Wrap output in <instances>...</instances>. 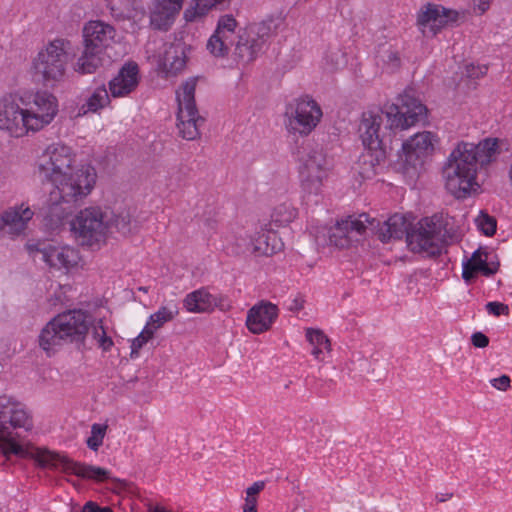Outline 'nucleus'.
Returning <instances> with one entry per match:
<instances>
[{"label":"nucleus","instance_id":"f257e3e1","mask_svg":"<svg viewBox=\"0 0 512 512\" xmlns=\"http://www.w3.org/2000/svg\"><path fill=\"white\" fill-rule=\"evenodd\" d=\"M33 422L25 407L14 398L0 396V450L9 458L11 455L20 458H33L43 468H51L67 475H75L84 479L103 481L109 478V471L81 462H76L65 455L40 448L22 445L19 441L18 429H32Z\"/></svg>","mask_w":512,"mask_h":512},{"label":"nucleus","instance_id":"f03ea898","mask_svg":"<svg viewBox=\"0 0 512 512\" xmlns=\"http://www.w3.org/2000/svg\"><path fill=\"white\" fill-rule=\"evenodd\" d=\"M374 219L379 226L370 231L376 233L380 241L388 242L406 236L412 251L423 253L429 257L440 255L445 246L459 239L458 229L454 225L453 218L443 214H435L421 219L411 231H409L410 224L400 214H394L383 222Z\"/></svg>","mask_w":512,"mask_h":512},{"label":"nucleus","instance_id":"7ed1b4c3","mask_svg":"<svg viewBox=\"0 0 512 512\" xmlns=\"http://www.w3.org/2000/svg\"><path fill=\"white\" fill-rule=\"evenodd\" d=\"M386 111L369 110L362 114L358 127L359 136L365 147L382 149L392 141L396 130H405L418 122L425 121L427 108L411 91H405Z\"/></svg>","mask_w":512,"mask_h":512},{"label":"nucleus","instance_id":"20e7f679","mask_svg":"<svg viewBox=\"0 0 512 512\" xmlns=\"http://www.w3.org/2000/svg\"><path fill=\"white\" fill-rule=\"evenodd\" d=\"M51 182L55 187L49 193L43 211L45 218L52 225H57L72 214L77 203L91 192L95 173L90 167L81 168Z\"/></svg>","mask_w":512,"mask_h":512},{"label":"nucleus","instance_id":"39448f33","mask_svg":"<svg viewBox=\"0 0 512 512\" xmlns=\"http://www.w3.org/2000/svg\"><path fill=\"white\" fill-rule=\"evenodd\" d=\"M88 318L81 310H70L57 315L41 330L40 347L50 352L63 342H83L90 326Z\"/></svg>","mask_w":512,"mask_h":512},{"label":"nucleus","instance_id":"423d86ee","mask_svg":"<svg viewBox=\"0 0 512 512\" xmlns=\"http://www.w3.org/2000/svg\"><path fill=\"white\" fill-rule=\"evenodd\" d=\"M70 41L62 38L49 42L32 61V74L44 87L53 88L63 82L69 62Z\"/></svg>","mask_w":512,"mask_h":512},{"label":"nucleus","instance_id":"0eeeda50","mask_svg":"<svg viewBox=\"0 0 512 512\" xmlns=\"http://www.w3.org/2000/svg\"><path fill=\"white\" fill-rule=\"evenodd\" d=\"M498 153L496 139L487 138L477 145L460 142L452 150L444 165L453 167L456 173L458 169L477 177L478 168L489 164Z\"/></svg>","mask_w":512,"mask_h":512},{"label":"nucleus","instance_id":"6e6552de","mask_svg":"<svg viewBox=\"0 0 512 512\" xmlns=\"http://www.w3.org/2000/svg\"><path fill=\"white\" fill-rule=\"evenodd\" d=\"M331 168L324 149L318 144H308L300 157L299 174L302 188L308 193L317 194Z\"/></svg>","mask_w":512,"mask_h":512},{"label":"nucleus","instance_id":"1a4fd4ad","mask_svg":"<svg viewBox=\"0 0 512 512\" xmlns=\"http://www.w3.org/2000/svg\"><path fill=\"white\" fill-rule=\"evenodd\" d=\"M196 79H189L177 91L178 113L177 128L179 135L186 140H195L199 137V126L205 118L198 114L195 103Z\"/></svg>","mask_w":512,"mask_h":512},{"label":"nucleus","instance_id":"9d476101","mask_svg":"<svg viewBox=\"0 0 512 512\" xmlns=\"http://www.w3.org/2000/svg\"><path fill=\"white\" fill-rule=\"evenodd\" d=\"M468 12L447 9L441 5L428 3L417 15V26L425 37L437 35L444 27L463 23Z\"/></svg>","mask_w":512,"mask_h":512},{"label":"nucleus","instance_id":"9b49d317","mask_svg":"<svg viewBox=\"0 0 512 512\" xmlns=\"http://www.w3.org/2000/svg\"><path fill=\"white\" fill-rule=\"evenodd\" d=\"M109 227L108 216L99 208H86L71 222V228L82 244L89 246L103 241Z\"/></svg>","mask_w":512,"mask_h":512},{"label":"nucleus","instance_id":"f8f14e48","mask_svg":"<svg viewBox=\"0 0 512 512\" xmlns=\"http://www.w3.org/2000/svg\"><path fill=\"white\" fill-rule=\"evenodd\" d=\"M379 223L368 214L362 213L355 216H349L346 219L338 221L331 229L329 241L339 248H345L352 243L359 241L360 236L368 230L378 227Z\"/></svg>","mask_w":512,"mask_h":512},{"label":"nucleus","instance_id":"ddd939ff","mask_svg":"<svg viewBox=\"0 0 512 512\" xmlns=\"http://www.w3.org/2000/svg\"><path fill=\"white\" fill-rule=\"evenodd\" d=\"M288 126L300 134H309L319 123L322 111L317 102L309 97L296 99L286 108Z\"/></svg>","mask_w":512,"mask_h":512},{"label":"nucleus","instance_id":"4468645a","mask_svg":"<svg viewBox=\"0 0 512 512\" xmlns=\"http://www.w3.org/2000/svg\"><path fill=\"white\" fill-rule=\"evenodd\" d=\"M72 162L73 158L69 147L60 144L51 145L39 159V176L42 180L51 182L72 172Z\"/></svg>","mask_w":512,"mask_h":512},{"label":"nucleus","instance_id":"2eb2a0df","mask_svg":"<svg viewBox=\"0 0 512 512\" xmlns=\"http://www.w3.org/2000/svg\"><path fill=\"white\" fill-rule=\"evenodd\" d=\"M19 101L24 104L22 98L16 99L13 96L0 100V129L14 137H22L31 131L30 119Z\"/></svg>","mask_w":512,"mask_h":512},{"label":"nucleus","instance_id":"dca6fc26","mask_svg":"<svg viewBox=\"0 0 512 512\" xmlns=\"http://www.w3.org/2000/svg\"><path fill=\"white\" fill-rule=\"evenodd\" d=\"M25 106L31 131H39L50 124L58 112L57 98L48 91L36 92Z\"/></svg>","mask_w":512,"mask_h":512},{"label":"nucleus","instance_id":"f3484780","mask_svg":"<svg viewBox=\"0 0 512 512\" xmlns=\"http://www.w3.org/2000/svg\"><path fill=\"white\" fill-rule=\"evenodd\" d=\"M34 214L26 202L4 209L0 213V234L12 240L24 237Z\"/></svg>","mask_w":512,"mask_h":512},{"label":"nucleus","instance_id":"a211bd4d","mask_svg":"<svg viewBox=\"0 0 512 512\" xmlns=\"http://www.w3.org/2000/svg\"><path fill=\"white\" fill-rule=\"evenodd\" d=\"M437 144V136L430 131L413 135L402 144L405 163L413 168L421 167L433 155Z\"/></svg>","mask_w":512,"mask_h":512},{"label":"nucleus","instance_id":"6ab92c4d","mask_svg":"<svg viewBox=\"0 0 512 512\" xmlns=\"http://www.w3.org/2000/svg\"><path fill=\"white\" fill-rule=\"evenodd\" d=\"M282 22L281 17H268L261 22L248 25L240 31L239 35L261 54L267 47L269 40L277 34Z\"/></svg>","mask_w":512,"mask_h":512},{"label":"nucleus","instance_id":"aec40b11","mask_svg":"<svg viewBox=\"0 0 512 512\" xmlns=\"http://www.w3.org/2000/svg\"><path fill=\"white\" fill-rule=\"evenodd\" d=\"M278 315L276 304L262 300L248 310L246 327L253 334H262L271 329Z\"/></svg>","mask_w":512,"mask_h":512},{"label":"nucleus","instance_id":"412c9836","mask_svg":"<svg viewBox=\"0 0 512 512\" xmlns=\"http://www.w3.org/2000/svg\"><path fill=\"white\" fill-rule=\"evenodd\" d=\"M187 47L182 42L164 43L158 55V66L166 77L175 76L186 66Z\"/></svg>","mask_w":512,"mask_h":512},{"label":"nucleus","instance_id":"4be33fe9","mask_svg":"<svg viewBox=\"0 0 512 512\" xmlns=\"http://www.w3.org/2000/svg\"><path fill=\"white\" fill-rule=\"evenodd\" d=\"M442 175L445 182V188L457 199L467 198L479 189L476 177L468 175L467 173L460 171V169L456 171L455 175L453 167L444 165Z\"/></svg>","mask_w":512,"mask_h":512},{"label":"nucleus","instance_id":"5701e85b","mask_svg":"<svg viewBox=\"0 0 512 512\" xmlns=\"http://www.w3.org/2000/svg\"><path fill=\"white\" fill-rule=\"evenodd\" d=\"M36 251L44 262L56 269L68 270L77 265L79 261L78 252L68 246L42 244Z\"/></svg>","mask_w":512,"mask_h":512},{"label":"nucleus","instance_id":"b1692460","mask_svg":"<svg viewBox=\"0 0 512 512\" xmlns=\"http://www.w3.org/2000/svg\"><path fill=\"white\" fill-rule=\"evenodd\" d=\"M139 84V68L134 62L126 63L109 82L110 95L113 98L125 97Z\"/></svg>","mask_w":512,"mask_h":512},{"label":"nucleus","instance_id":"393cba45","mask_svg":"<svg viewBox=\"0 0 512 512\" xmlns=\"http://www.w3.org/2000/svg\"><path fill=\"white\" fill-rule=\"evenodd\" d=\"M115 29L103 21H90L83 29V43L104 51L114 40Z\"/></svg>","mask_w":512,"mask_h":512},{"label":"nucleus","instance_id":"a878e982","mask_svg":"<svg viewBox=\"0 0 512 512\" xmlns=\"http://www.w3.org/2000/svg\"><path fill=\"white\" fill-rule=\"evenodd\" d=\"M184 0H153L151 23L157 29L167 30L182 9Z\"/></svg>","mask_w":512,"mask_h":512},{"label":"nucleus","instance_id":"bb28decb","mask_svg":"<svg viewBox=\"0 0 512 512\" xmlns=\"http://www.w3.org/2000/svg\"><path fill=\"white\" fill-rule=\"evenodd\" d=\"M238 252L252 251L260 255H272L277 252V236L274 232L262 231L246 242L242 239L241 242H237Z\"/></svg>","mask_w":512,"mask_h":512},{"label":"nucleus","instance_id":"cd10ccee","mask_svg":"<svg viewBox=\"0 0 512 512\" xmlns=\"http://www.w3.org/2000/svg\"><path fill=\"white\" fill-rule=\"evenodd\" d=\"M183 305L190 313L211 312L216 306L224 310L223 306L217 303L216 297L210 294L206 288H200L187 294Z\"/></svg>","mask_w":512,"mask_h":512},{"label":"nucleus","instance_id":"c85d7f7f","mask_svg":"<svg viewBox=\"0 0 512 512\" xmlns=\"http://www.w3.org/2000/svg\"><path fill=\"white\" fill-rule=\"evenodd\" d=\"M104 51L84 43L83 50L76 62L74 71L79 74H92L103 65Z\"/></svg>","mask_w":512,"mask_h":512},{"label":"nucleus","instance_id":"c756f323","mask_svg":"<svg viewBox=\"0 0 512 512\" xmlns=\"http://www.w3.org/2000/svg\"><path fill=\"white\" fill-rule=\"evenodd\" d=\"M306 338L312 346V355L319 361L325 360V354L330 353L331 343L327 335L320 329H306Z\"/></svg>","mask_w":512,"mask_h":512},{"label":"nucleus","instance_id":"7c9ffc66","mask_svg":"<svg viewBox=\"0 0 512 512\" xmlns=\"http://www.w3.org/2000/svg\"><path fill=\"white\" fill-rule=\"evenodd\" d=\"M109 231L115 228L120 234L127 236L136 232L139 228V222L133 218L131 211L123 210L117 215L108 218Z\"/></svg>","mask_w":512,"mask_h":512},{"label":"nucleus","instance_id":"2f4dec72","mask_svg":"<svg viewBox=\"0 0 512 512\" xmlns=\"http://www.w3.org/2000/svg\"><path fill=\"white\" fill-rule=\"evenodd\" d=\"M236 25V20L230 15H225L219 19L217 29L209 39V46L212 47V50L215 43H220V47H224L223 42L220 40L222 39L221 37L227 36L231 38Z\"/></svg>","mask_w":512,"mask_h":512},{"label":"nucleus","instance_id":"473e14b6","mask_svg":"<svg viewBox=\"0 0 512 512\" xmlns=\"http://www.w3.org/2000/svg\"><path fill=\"white\" fill-rule=\"evenodd\" d=\"M178 313L179 311L176 305L171 307L162 306L158 311L150 316L146 326L151 327V329H153V333H155V331L161 328L165 323L173 320Z\"/></svg>","mask_w":512,"mask_h":512},{"label":"nucleus","instance_id":"72a5a7b5","mask_svg":"<svg viewBox=\"0 0 512 512\" xmlns=\"http://www.w3.org/2000/svg\"><path fill=\"white\" fill-rule=\"evenodd\" d=\"M488 254L480 249L473 252L471 258L466 262L469 263L477 272H481L485 276L493 275L498 270V264L490 265L488 262Z\"/></svg>","mask_w":512,"mask_h":512},{"label":"nucleus","instance_id":"f704fd0d","mask_svg":"<svg viewBox=\"0 0 512 512\" xmlns=\"http://www.w3.org/2000/svg\"><path fill=\"white\" fill-rule=\"evenodd\" d=\"M225 0H195V5L185 10L184 18L186 21H195L198 17L204 16L214 6L221 4Z\"/></svg>","mask_w":512,"mask_h":512},{"label":"nucleus","instance_id":"c9c22d12","mask_svg":"<svg viewBox=\"0 0 512 512\" xmlns=\"http://www.w3.org/2000/svg\"><path fill=\"white\" fill-rule=\"evenodd\" d=\"M297 215V210L291 203H282L276 206L271 214L272 221L278 225H287L292 222Z\"/></svg>","mask_w":512,"mask_h":512},{"label":"nucleus","instance_id":"e433bc0d","mask_svg":"<svg viewBox=\"0 0 512 512\" xmlns=\"http://www.w3.org/2000/svg\"><path fill=\"white\" fill-rule=\"evenodd\" d=\"M260 55L254 48L247 44L243 38L238 35V41L235 46V59L244 64L253 62Z\"/></svg>","mask_w":512,"mask_h":512},{"label":"nucleus","instance_id":"4c0bfd02","mask_svg":"<svg viewBox=\"0 0 512 512\" xmlns=\"http://www.w3.org/2000/svg\"><path fill=\"white\" fill-rule=\"evenodd\" d=\"M109 103V93L105 86H100L95 89L92 95L87 100V110L96 112L97 110L105 107Z\"/></svg>","mask_w":512,"mask_h":512},{"label":"nucleus","instance_id":"58836bf2","mask_svg":"<svg viewBox=\"0 0 512 512\" xmlns=\"http://www.w3.org/2000/svg\"><path fill=\"white\" fill-rule=\"evenodd\" d=\"M108 426L105 424H93L91 426V435L88 437L86 443L87 446L93 450L97 451L99 447L103 444V439L105 437Z\"/></svg>","mask_w":512,"mask_h":512},{"label":"nucleus","instance_id":"ea45409f","mask_svg":"<svg viewBox=\"0 0 512 512\" xmlns=\"http://www.w3.org/2000/svg\"><path fill=\"white\" fill-rule=\"evenodd\" d=\"M477 227L486 236H492L496 232V219L483 212L475 219Z\"/></svg>","mask_w":512,"mask_h":512},{"label":"nucleus","instance_id":"a19ab883","mask_svg":"<svg viewBox=\"0 0 512 512\" xmlns=\"http://www.w3.org/2000/svg\"><path fill=\"white\" fill-rule=\"evenodd\" d=\"M153 329L149 326H145L142 332L133 339L131 343V358H136L139 354V350L153 337Z\"/></svg>","mask_w":512,"mask_h":512},{"label":"nucleus","instance_id":"79ce46f5","mask_svg":"<svg viewBox=\"0 0 512 512\" xmlns=\"http://www.w3.org/2000/svg\"><path fill=\"white\" fill-rule=\"evenodd\" d=\"M221 38L222 39H220V40H221V42H223V46H224L223 48L220 47V43H215L214 49L212 50V47L209 46V42L207 43V49L210 51L211 54H213L216 57L225 56L229 50L228 42H229L230 38H228L227 36H224Z\"/></svg>","mask_w":512,"mask_h":512},{"label":"nucleus","instance_id":"37998d69","mask_svg":"<svg viewBox=\"0 0 512 512\" xmlns=\"http://www.w3.org/2000/svg\"><path fill=\"white\" fill-rule=\"evenodd\" d=\"M486 309L490 314L500 316L508 313V306L499 302H489L486 305Z\"/></svg>","mask_w":512,"mask_h":512},{"label":"nucleus","instance_id":"c03bdc74","mask_svg":"<svg viewBox=\"0 0 512 512\" xmlns=\"http://www.w3.org/2000/svg\"><path fill=\"white\" fill-rule=\"evenodd\" d=\"M491 385L500 391H506L510 387V377L507 375H502L498 378H493L490 380Z\"/></svg>","mask_w":512,"mask_h":512},{"label":"nucleus","instance_id":"a18cd8bd","mask_svg":"<svg viewBox=\"0 0 512 512\" xmlns=\"http://www.w3.org/2000/svg\"><path fill=\"white\" fill-rule=\"evenodd\" d=\"M265 488L264 481L254 482L246 489V498L257 499V495Z\"/></svg>","mask_w":512,"mask_h":512},{"label":"nucleus","instance_id":"49530a36","mask_svg":"<svg viewBox=\"0 0 512 512\" xmlns=\"http://www.w3.org/2000/svg\"><path fill=\"white\" fill-rule=\"evenodd\" d=\"M471 342L477 348H485L489 344V338L482 332H475L471 336Z\"/></svg>","mask_w":512,"mask_h":512},{"label":"nucleus","instance_id":"de8ad7c7","mask_svg":"<svg viewBox=\"0 0 512 512\" xmlns=\"http://www.w3.org/2000/svg\"><path fill=\"white\" fill-rule=\"evenodd\" d=\"M383 61L391 65L392 68H397L400 65V58L396 51L387 50L383 56Z\"/></svg>","mask_w":512,"mask_h":512},{"label":"nucleus","instance_id":"09e8293b","mask_svg":"<svg viewBox=\"0 0 512 512\" xmlns=\"http://www.w3.org/2000/svg\"><path fill=\"white\" fill-rule=\"evenodd\" d=\"M467 76L470 78H478L484 74H486L487 67L486 66H475L474 64L467 65Z\"/></svg>","mask_w":512,"mask_h":512},{"label":"nucleus","instance_id":"8fccbe9b","mask_svg":"<svg viewBox=\"0 0 512 512\" xmlns=\"http://www.w3.org/2000/svg\"><path fill=\"white\" fill-rule=\"evenodd\" d=\"M100 323H102V321H100ZM100 329L102 330V335L98 340V344L104 351H108L113 346V341L109 336L106 335L102 324H100Z\"/></svg>","mask_w":512,"mask_h":512},{"label":"nucleus","instance_id":"3c124183","mask_svg":"<svg viewBox=\"0 0 512 512\" xmlns=\"http://www.w3.org/2000/svg\"><path fill=\"white\" fill-rule=\"evenodd\" d=\"M476 273L477 271L468 262L463 263L462 277L466 282H470Z\"/></svg>","mask_w":512,"mask_h":512},{"label":"nucleus","instance_id":"603ef678","mask_svg":"<svg viewBox=\"0 0 512 512\" xmlns=\"http://www.w3.org/2000/svg\"><path fill=\"white\" fill-rule=\"evenodd\" d=\"M82 512H112V510L108 507L100 508L93 502H87L84 505Z\"/></svg>","mask_w":512,"mask_h":512},{"label":"nucleus","instance_id":"864d4df0","mask_svg":"<svg viewBox=\"0 0 512 512\" xmlns=\"http://www.w3.org/2000/svg\"><path fill=\"white\" fill-rule=\"evenodd\" d=\"M243 512H257V499L245 498Z\"/></svg>","mask_w":512,"mask_h":512},{"label":"nucleus","instance_id":"5fc2aeb1","mask_svg":"<svg viewBox=\"0 0 512 512\" xmlns=\"http://www.w3.org/2000/svg\"><path fill=\"white\" fill-rule=\"evenodd\" d=\"M101 335H102V330L100 329V327L99 328L95 327L94 332H93L94 338L98 341L99 338L101 337Z\"/></svg>","mask_w":512,"mask_h":512},{"label":"nucleus","instance_id":"6e6d98bb","mask_svg":"<svg viewBox=\"0 0 512 512\" xmlns=\"http://www.w3.org/2000/svg\"><path fill=\"white\" fill-rule=\"evenodd\" d=\"M150 512H168V511H166L164 508H161V507H154V508L150 509Z\"/></svg>","mask_w":512,"mask_h":512},{"label":"nucleus","instance_id":"4d7b16f0","mask_svg":"<svg viewBox=\"0 0 512 512\" xmlns=\"http://www.w3.org/2000/svg\"><path fill=\"white\" fill-rule=\"evenodd\" d=\"M206 224L209 228L213 229L214 228V224H215V221L213 220H207L206 221Z\"/></svg>","mask_w":512,"mask_h":512},{"label":"nucleus","instance_id":"13d9d810","mask_svg":"<svg viewBox=\"0 0 512 512\" xmlns=\"http://www.w3.org/2000/svg\"><path fill=\"white\" fill-rule=\"evenodd\" d=\"M139 290L143 291V292H147L148 291V289L146 287H140Z\"/></svg>","mask_w":512,"mask_h":512},{"label":"nucleus","instance_id":"bf43d9fd","mask_svg":"<svg viewBox=\"0 0 512 512\" xmlns=\"http://www.w3.org/2000/svg\"><path fill=\"white\" fill-rule=\"evenodd\" d=\"M481 9H482V12H484L486 10L485 5H482Z\"/></svg>","mask_w":512,"mask_h":512}]
</instances>
